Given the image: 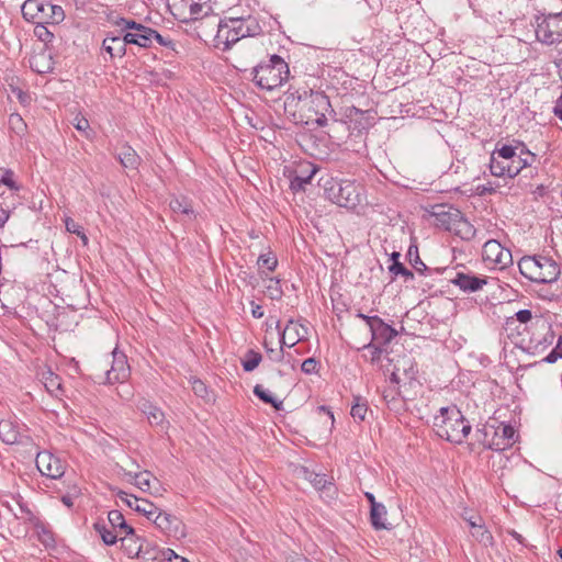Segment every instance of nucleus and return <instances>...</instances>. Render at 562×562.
I'll return each mask as SVG.
<instances>
[{
	"label": "nucleus",
	"mask_w": 562,
	"mask_h": 562,
	"mask_svg": "<svg viewBox=\"0 0 562 562\" xmlns=\"http://www.w3.org/2000/svg\"><path fill=\"white\" fill-rule=\"evenodd\" d=\"M266 349H267V352L270 355L271 359H273L276 361H280L283 358L282 347H280V349L278 351L272 348H268L267 346H266Z\"/></svg>",
	"instance_id": "57"
},
{
	"label": "nucleus",
	"mask_w": 562,
	"mask_h": 562,
	"mask_svg": "<svg viewBox=\"0 0 562 562\" xmlns=\"http://www.w3.org/2000/svg\"><path fill=\"white\" fill-rule=\"evenodd\" d=\"M482 258L484 262L499 270L513 265L510 250L495 239H490L483 245Z\"/></svg>",
	"instance_id": "11"
},
{
	"label": "nucleus",
	"mask_w": 562,
	"mask_h": 562,
	"mask_svg": "<svg viewBox=\"0 0 562 562\" xmlns=\"http://www.w3.org/2000/svg\"><path fill=\"white\" fill-rule=\"evenodd\" d=\"M10 218V211L7 209L1 207L0 209V228H3L5 223Z\"/></svg>",
	"instance_id": "61"
},
{
	"label": "nucleus",
	"mask_w": 562,
	"mask_h": 562,
	"mask_svg": "<svg viewBox=\"0 0 562 562\" xmlns=\"http://www.w3.org/2000/svg\"><path fill=\"white\" fill-rule=\"evenodd\" d=\"M74 126L79 132H82L86 136H89L90 124L86 117L76 116L74 119Z\"/></svg>",
	"instance_id": "50"
},
{
	"label": "nucleus",
	"mask_w": 562,
	"mask_h": 562,
	"mask_svg": "<svg viewBox=\"0 0 562 562\" xmlns=\"http://www.w3.org/2000/svg\"><path fill=\"white\" fill-rule=\"evenodd\" d=\"M450 282L459 286L460 290L467 293H472L481 290L487 283L485 278L476 277L471 272L457 271L450 278Z\"/></svg>",
	"instance_id": "17"
},
{
	"label": "nucleus",
	"mask_w": 562,
	"mask_h": 562,
	"mask_svg": "<svg viewBox=\"0 0 562 562\" xmlns=\"http://www.w3.org/2000/svg\"><path fill=\"white\" fill-rule=\"evenodd\" d=\"M301 370L306 374L315 373L317 370V361L314 358L304 360Z\"/></svg>",
	"instance_id": "53"
},
{
	"label": "nucleus",
	"mask_w": 562,
	"mask_h": 562,
	"mask_svg": "<svg viewBox=\"0 0 562 562\" xmlns=\"http://www.w3.org/2000/svg\"><path fill=\"white\" fill-rule=\"evenodd\" d=\"M0 184H4L11 191L18 192L21 186L14 179V172L11 169L0 168Z\"/></svg>",
	"instance_id": "36"
},
{
	"label": "nucleus",
	"mask_w": 562,
	"mask_h": 562,
	"mask_svg": "<svg viewBox=\"0 0 562 562\" xmlns=\"http://www.w3.org/2000/svg\"><path fill=\"white\" fill-rule=\"evenodd\" d=\"M9 123L16 133H21L25 130L26 125L20 114L13 113L10 115Z\"/></svg>",
	"instance_id": "49"
},
{
	"label": "nucleus",
	"mask_w": 562,
	"mask_h": 562,
	"mask_svg": "<svg viewBox=\"0 0 562 562\" xmlns=\"http://www.w3.org/2000/svg\"><path fill=\"white\" fill-rule=\"evenodd\" d=\"M472 537L484 547H492L494 538L490 529H471Z\"/></svg>",
	"instance_id": "41"
},
{
	"label": "nucleus",
	"mask_w": 562,
	"mask_h": 562,
	"mask_svg": "<svg viewBox=\"0 0 562 562\" xmlns=\"http://www.w3.org/2000/svg\"><path fill=\"white\" fill-rule=\"evenodd\" d=\"M46 8L52 11V19L54 20V22L58 23L64 20L65 14H64V10L61 7L46 4Z\"/></svg>",
	"instance_id": "55"
},
{
	"label": "nucleus",
	"mask_w": 562,
	"mask_h": 562,
	"mask_svg": "<svg viewBox=\"0 0 562 562\" xmlns=\"http://www.w3.org/2000/svg\"><path fill=\"white\" fill-rule=\"evenodd\" d=\"M210 10H211L210 5L198 3V2H192L189 7L190 19H192L194 21H198L200 19L201 20L205 19L206 22L212 25L211 18H214V19H216V18H215V15L209 14Z\"/></svg>",
	"instance_id": "28"
},
{
	"label": "nucleus",
	"mask_w": 562,
	"mask_h": 562,
	"mask_svg": "<svg viewBox=\"0 0 562 562\" xmlns=\"http://www.w3.org/2000/svg\"><path fill=\"white\" fill-rule=\"evenodd\" d=\"M562 358V337L558 338L555 347L544 357L547 363H554Z\"/></svg>",
	"instance_id": "47"
},
{
	"label": "nucleus",
	"mask_w": 562,
	"mask_h": 562,
	"mask_svg": "<svg viewBox=\"0 0 562 562\" xmlns=\"http://www.w3.org/2000/svg\"><path fill=\"white\" fill-rule=\"evenodd\" d=\"M252 80L261 89L271 91L282 86L290 76L288 64L279 55H271L252 69Z\"/></svg>",
	"instance_id": "4"
},
{
	"label": "nucleus",
	"mask_w": 562,
	"mask_h": 562,
	"mask_svg": "<svg viewBox=\"0 0 562 562\" xmlns=\"http://www.w3.org/2000/svg\"><path fill=\"white\" fill-rule=\"evenodd\" d=\"M172 558H177V553L172 549L159 548L147 540L138 559L144 562H171Z\"/></svg>",
	"instance_id": "15"
},
{
	"label": "nucleus",
	"mask_w": 562,
	"mask_h": 562,
	"mask_svg": "<svg viewBox=\"0 0 562 562\" xmlns=\"http://www.w3.org/2000/svg\"><path fill=\"white\" fill-rule=\"evenodd\" d=\"M407 256L409 257V262L412 267L415 269L416 272L424 274L425 272H428L431 274L432 272L439 273L440 270L438 269H430L428 268L423 260L420 259L418 255V248L416 246H409Z\"/></svg>",
	"instance_id": "27"
},
{
	"label": "nucleus",
	"mask_w": 562,
	"mask_h": 562,
	"mask_svg": "<svg viewBox=\"0 0 562 562\" xmlns=\"http://www.w3.org/2000/svg\"><path fill=\"white\" fill-rule=\"evenodd\" d=\"M46 9V4L38 0H26L22 5V13L26 20H34L38 13H43Z\"/></svg>",
	"instance_id": "29"
},
{
	"label": "nucleus",
	"mask_w": 562,
	"mask_h": 562,
	"mask_svg": "<svg viewBox=\"0 0 562 562\" xmlns=\"http://www.w3.org/2000/svg\"><path fill=\"white\" fill-rule=\"evenodd\" d=\"M490 435H493V426H484L482 429L476 430V437L477 440L483 445V441H493L492 439H488Z\"/></svg>",
	"instance_id": "54"
},
{
	"label": "nucleus",
	"mask_w": 562,
	"mask_h": 562,
	"mask_svg": "<svg viewBox=\"0 0 562 562\" xmlns=\"http://www.w3.org/2000/svg\"><path fill=\"white\" fill-rule=\"evenodd\" d=\"M123 535L120 537L121 549L128 558H139L146 539L136 533V529H120Z\"/></svg>",
	"instance_id": "14"
},
{
	"label": "nucleus",
	"mask_w": 562,
	"mask_h": 562,
	"mask_svg": "<svg viewBox=\"0 0 562 562\" xmlns=\"http://www.w3.org/2000/svg\"><path fill=\"white\" fill-rule=\"evenodd\" d=\"M36 468L38 471L50 479H58L65 472V465L61 460L49 451L38 452L36 456Z\"/></svg>",
	"instance_id": "13"
},
{
	"label": "nucleus",
	"mask_w": 562,
	"mask_h": 562,
	"mask_svg": "<svg viewBox=\"0 0 562 562\" xmlns=\"http://www.w3.org/2000/svg\"><path fill=\"white\" fill-rule=\"evenodd\" d=\"M192 390L199 397L205 398L207 396L206 385L199 379L191 380Z\"/></svg>",
	"instance_id": "48"
},
{
	"label": "nucleus",
	"mask_w": 562,
	"mask_h": 562,
	"mask_svg": "<svg viewBox=\"0 0 562 562\" xmlns=\"http://www.w3.org/2000/svg\"><path fill=\"white\" fill-rule=\"evenodd\" d=\"M212 19V26L217 29L214 37L215 46L228 50L239 40L255 36L261 32L258 20L251 14L229 15L223 22Z\"/></svg>",
	"instance_id": "2"
},
{
	"label": "nucleus",
	"mask_w": 562,
	"mask_h": 562,
	"mask_svg": "<svg viewBox=\"0 0 562 562\" xmlns=\"http://www.w3.org/2000/svg\"><path fill=\"white\" fill-rule=\"evenodd\" d=\"M537 157L521 143L496 146L490 157V171L494 177L515 178L520 171L530 167Z\"/></svg>",
	"instance_id": "1"
},
{
	"label": "nucleus",
	"mask_w": 562,
	"mask_h": 562,
	"mask_svg": "<svg viewBox=\"0 0 562 562\" xmlns=\"http://www.w3.org/2000/svg\"><path fill=\"white\" fill-rule=\"evenodd\" d=\"M536 37L546 45L562 43V11L536 16Z\"/></svg>",
	"instance_id": "7"
},
{
	"label": "nucleus",
	"mask_w": 562,
	"mask_h": 562,
	"mask_svg": "<svg viewBox=\"0 0 562 562\" xmlns=\"http://www.w3.org/2000/svg\"><path fill=\"white\" fill-rule=\"evenodd\" d=\"M112 361L111 368L108 369L106 364L101 368L102 375H97L100 382H105L109 384L113 383H122L126 381L130 376L131 370L127 363L126 356L114 349L111 353Z\"/></svg>",
	"instance_id": "10"
},
{
	"label": "nucleus",
	"mask_w": 562,
	"mask_h": 562,
	"mask_svg": "<svg viewBox=\"0 0 562 562\" xmlns=\"http://www.w3.org/2000/svg\"><path fill=\"white\" fill-rule=\"evenodd\" d=\"M150 520L155 524V527H165L178 524V518L176 516L168 513L158 512L157 507L156 514L151 517Z\"/></svg>",
	"instance_id": "37"
},
{
	"label": "nucleus",
	"mask_w": 562,
	"mask_h": 562,
	"mask_svg": "<svg viewBox=\"0 0 562 562\" xmlns=\"http://www.w3.org/2000/svg\"><path fill=\"white\" fill-rule=\"evenodd\" d=\"M77 491L75 493H69L64 496H61V502L65 506L71 507L74 505V499L77 496Z\"/></svg>",
	"instance_id": "59"
},
{
	"label": "nucleus",
	"mask_w": 562,
	"mask_h": 562,
	"mask_svg": "<svg viewBox=\"0 0 562 562\" xmlns=\"http://www.w3.org/2000/svg\"><path fill=\"white\" fill-rule=\"evenodd\" d=\"M520 273L532 282L552 283L560 274V266L547 256H526L518 262Z\"/></svg>",
	"instance_id": "5"
},
{
	"label": "nucleus",
	"mask_w": 562,
	"mask_h": 562,
	"mask_svg": "<svg viewBox=\"0 0 562 562\" xmlns=\"http://www.w3.org/2000/svg\"><path fill=\"white\" fill-rule=\"evenodd\" d=\"M170 210L175 214L184 215L189 218L193 216V207L187 198H172L169 202Z\"/></svg>",
	"instance_id": "26"
},
{
	"label": "nucleus",
	"mask_w": 562,
	"mask_h": 562,
	"mask_svg": "<svg viewBox=\"0 0 562 562\" xmlns=\"http://www.w3.org/2000/svg\"><path fill=\"white\" fill-rule=\"evenodd\" d=\"M128 43L125 42V34L123 36H112L106 37L103 41V48L106 53H109L112 57H122L126 53V45Z\"/></svg>",
	"instance_id": "24"
},
{
	"label": "nucleus",
	"mask_w": 562,
	"mask_h": 562,
	"mask_svg": "<svg viewBox=\"0 0 562 562\" xmlns=\"http://www.w3.org/2000/svg\"><path fill=\"white\" fill-rule=\"evenodd\" d=\"M368 411V406L364 402H360V398H356V403L352 405L350 415L355 420L363 422L366 418V414Z\"/></svg>",
	"instance_id": "42"
},
{
	"label": "nucleus",
	"mask_w": 562,
	"mask_h": 562,
	"mask_svg": "<svg viewBox=\"0 0 562 562\" xmlns=\"http://www.w3.org/2000/svg\"><path fill=\"white\" fill-rule=\"evenodd\" d=\"M515 437V429L509 425H501L498 428L493 427V441H483V446L501 451L512 445Z\"/></svg>",
	"instance_id": "16"
},
{
	"label": "nucleus",
	"mask_w": 562,
	"mask_h": 562,
	"mask_svg": "<svg viewBox=\"0 0 562 562\" xmlns=\"http://www.w3.org/2000/svg\"><path fill=\"white\" fill-rule=\"evenodd\" d=\"M65 226H66L67 232L79 236L85 245L88 243V237L83 233L82 227L78 223H76L72 218L66 217Z\"/></svg>",
	"instance_id": "43"
},
{
	"label": "nucleus",
	"mask_w": 562,
	"mask_h": 562,
	"mask_svg": "<svg viewBox=\"0 0 562 562\" xmlns=\"http://www.w3.org/2000/svg\"><path fill=\"white\" fill-rule=\"evenodd\" d=\"M436 434L453 443H461L471 431V425L456 406L440 408L434 418Z\"/></svg>",
	"instance_id": "3"
},
{
	"label": "nucleus",
	"mask_w": 562,
	"mask_h": 562,
	"mask_svg": "<svg viewBox=\"0 0 562 562\" xmlns=\"http://www.w3.org/2000/svg\"><path fill=\"white\" fill-rule=\"evenodd\" d=\"M254 394L263 403L272 405L277 411L282 408V401L276 400L262 385H255Z\"/></svg>",
	"instance_id": "32"
},
{
	"label": "nucleus",
	"mask_w": 562,
	"mask_h": 562,
	"mask_svg": "<svg viewBox=\"0 0 562 562\" xmlns=\"http://www.w3.org/2000/svg\"><path fill=\"white\" fill-rule=\"evenodd\" d=\"M119 497L122 502L126 503V505L136 512L143 513L147 519H151V517L156 514V506L147 502L145 499H139L134 495H128L125 492H120Z\"/></svg>",
	"instance_id": "21"
},
{
	"label": "nucleus",
	"mask_w": 562,
	"mask_h": 562,
	"mask_svg": "<svg viewBox=\"0 0 562 562\" xmlns=\"http://www.w3.org/2000/svg\"><path fill=\"white\" fill-rule=\"evenodd\" d=\"M307 338V327L303 324L290 319L281 333V340H289V347L295 346L299 341Z\"/></svg>",
	"instance_id": "20"
},
{
	"label": "nucleus",
	"mask_w": 562,
	"mask_h": 562,
	"mask_svg": "<svg viewBox=\"0 0 562 562\" xmlns=\"http://www.w3.org/2000/svg\"><path fill=\"white\" fill-rule=\"evenodd\" d=\"M117 159L121 165L128 169H137L140 158L137 153L127 144H123L117 150Z\"/></svg>",
	"instance_id": "25"
},
{
	"label": "nucleus",
	"mask_w": 562,
	"mask_h": 562,
	"mask_svg": "<svg viewBox=\"0 0 562 562\" xmlns=\"http://www.w3.org/2000/svg\"><path fill=\"white\" fill-rule=\"evenodd\" d=\"M108 520L111 527H130L123 514L117 509L108 512Z\"/></svg>",
	"instance_id": "45"
},
{
	"label": "nucleus",
	"mask_w": 562,
	"mask_h": 562,
	"mask_svg": "<svg viewBox=\"0 0 562 562\" xmlns=\"http://www.w3.org/2000/svg\"><path fill=\"white\" fill-rule=\"evenodd\" d=\"M536 328L539 331H542V337L539 338L536 336V334L532 335L530 338V345L532 348H535L536 351L543 350L549 345H552L555 339V334L551 329V326L542 319H538L536 323Z\"/></svg>",
	"instance_id": "18"
},
{
	"label": "nucleus",
	"mask_w": 562,
	"mask_h": 562,
	"mask_svg": "<svg viewBox=\"0 0 562 562\" xmlns=\"http://www.w3.org/2000/svg\"><path fill=\"white\" fill-rule=\"evenodd\" d=\"M262 357L259 352L250 349L246 352L245 359L241 361L243 368L246 372L254 371L260 363Z\"/></svg>",
	"instance_id": "35"
},
{
	"label": "nucleus",
	"mask_w": 562,
	"mask_h": 562,
	"mask_svg": "<svg viewBox=\"0 0 562 562\" xmlns=\"http://www.w3.org/2000/svg\"><path fill=\"white\" fill-rule=\"evenodd\" d=\"M357 316L359 318L363 319L367 323V325L369 326L370 329L373 326V324H375V322H372L371 319H379L380 318L379 316H368V315H364L362 313H358Z\"/></svg>",
	"instance_id": "62"
},
{
	"label": "nucleus",
	"mask_w": 562,
	"mask_h": 562,
	"mask_svg": "<svg viewBox=\"0 0 562 562\" xmlns=\"http://www.w3.org/2000/svg\"><path fill=\"white\" fill-rule=\"evenodd\" d=\"M386 508L382 503H379L370 508V520L372 527H386L385 526V516Z\"/></svg>",
	"instance_id": "31"
},
{
	"label": "nucleus",
	"mask_w": 562,
	"mask_h": 562,
	"mask_svg": "<svg viewBox=\"0 0 562 562\" xmlns=\"http://www.w3.org/2000/svg\"><path fill=\"white\" fill-rule=\"evenodd\" d=\"M267 291L272 300L280 299L282 295V290L278 280L270 279V284L267 286Z\"/></svg>",
	"instance_id": "51"
},
{
	"label": "nucleus",
	"mask_w": 562,
	"mask_h": 562,
	"mask_svg": "<svg viewBox=\"0 0 562 562\" xmlns=\"http://www.w3.org/2000/svg\"><path fill=\"white\" fill-rule=\"evenodd\" d=\"M258 265L273 271L278 265L277 257L272 252L262 254L258 258Z\"/></svg>",
	"instance_id": "46"
},
{
	"label": "nucleus",
	"mask_w": 562,
	"mask_h": 562,
	"mask_svg": "<svg viewBox=\"0 0 562 562\" xmlns=\"http://www.w3.org/2000/svg\"><path fill=\"white\" fill-rule=\"evenodd\" d=\"M156 40L157 43L161 46H166V47H169L172 45V42L169 40H165L164 36H161L157 31L154 30V34H153V41Z\"/></svg>",
	"instance_id": "58"
},
{
	"label": "nucleus",
	"mask_w": 562,
	"mask_h": 562,
	"mask_svg": "<svg viewBox=\"0 0 562 562\" xmlns=\"http://www.w3.org/2000/svg\"><path fill=\"white\" fill-rule=\"evenodd\" d=\"M143 412L147 415L150 425L159 426L164 423V413L158 407L151 404H144Z\"/></svg>",
	"instance_id": "34"
},
{
	"label": "nucleus",
	"mask_w": 562,
	"mask_h": 562,
	"mask_svg": "<svg viewBox=\"0 0 562 562\" xmlns=\"http://www.w3.org/2000/svg\"><path fill=\"white\" fill-rule=\"evenodd\" d=\"M31 67L38 74H46L53 69L50 57L45 53L37 54L32 57Z\"/></svg>",
	"instance_id": "30"
},
{
	"label": "nucleus",
	"mask_w": 562,
	"mask_h": 562,
	"mask_svg": "<svg viewBox=\"0 0 562 562\" xmlns=\"http://www.w3.org/2000/svg\"><path fill=\"white\" fill-rule=\"evenodd\" d=\"M251 314L255 318H261L263 316V310L260 305H252Z\"/></svg>",
	"instance_id": "64"
},
{
	"label": "nucleus",
	"mask_w": 562,
	"mask_h": 562,
	"mask_svg": "<svg viewBox=\"0 0 562 562\" xmlns=\"http://www.w3.org/2000/svg\"><path fill=\"white\" fill-rule=\"evenodd\" d=\"M135 483V485L143 490V491H147L150 486V472L148 471H144V472H139V473H133V472H127L126 473Z\"/></svg>",
	"instance_id": "39"
},
{
	"label": "nucleus",
	"mask_w": 562,
	"mask_h": 562,
	"mask_svg": "<svg viewBox=\"0 0 562 562\" xmlns=\"http://www.w3.org/2000/svg\"><path fill=\"white\" fill-rule=\"evenodd\" d=\"M114 24L124 30H132L133 32L125 33V42L128 44H134L139 47H150L153 44V34L154 30L145 26L140 23H137L134 20H126L124 18H119L114 21Z\"/></svg>",
	"instance_id": "9"
},
{
	"label": "nucleus",
	"mask_w": 562,
	"mask_h": 562,
	"mask_svg": "<svg viewBox=\"0 0 562 562\" xmlns=\"http://www.w3.org/2000/svg\"><path fill=\"white\" fill-rule=\"evenodd\" d=\"M554 114L562 120V94L555 102Z\"/></svg>",
	"instance_id": "63"
},
{
	"label": "nucleus",
	"mask_w": 562,
	"mask_h": 562,
	"mask_svg": "<svg viewBox=\"0 0 562 562\" xmlns=\"http://www.w3.org/2000/svg\"><path fill=\"white\" fill-rule=\"evenodd\" d=\"M307 479L312 485L322 492H330L334 487L333 483L328 481L325 474L310 473Z\"/></svg>",
	"instance_id": "33"
},
{
	"label": "nucleus",
	"mask_w": 562,
	"mask_h": 562,
	"mask_svg": "<svg viewBox=\"0 0 562 562\" xmlns=\"http://www.w3.org/2000/svg\"><path fill=\"white\" fill-rule=\"evenodd\" d=\"M508 535H509L513 539H515L518 543H520L521 546L527 547V543H526V541H525V538H524L520 533H518L515 529H509V530H508Z\"/></svg>",
	"instance_id": "60"
},
{
	"label": "nucleus",
	"mask_w": 562,
	"mask_h": 562,
	"mask_svg": "<svg viewBox=\"0 0 562 562\" xmlns=\"http://www.w3.org/2000/svg\"><path fill=\"white\" fill-rule=\"evenodd\" d=\"M21 427L10 419L0 420V439L7 445H14L21 441Z\"/></svg>",
	"instance_id": "23"
},
{
	"label": "nucleus",
	"mask_w": 562,
	"mask_h": 562,
	"mask_svg": "<svg viewBox=\"0 0 562 562\" xmlns=\"http://www.w3.org/2000/svg\"><path fill=\"white\" fill-rule=\"evenodd\" d=\"M328 198L346 209H355L361 201L362 187L351 180H333L326 187Z\"/></svg>",
	"instance_id": "6"
},
{
	"label": "nucleus",
	"mask_w": 562,
	"mask_h": 562,
	"mask_svg": "<svg viewBox=\"0 0 562 562\" xmlns=\"http://www.w3.org/2000/svg\"><path fill=\"white\" fill-rule=\"evenodd\" d=\"M438 222L446 228V229H452V226L457 222V220L460 217V212L458 210L449 211V212H441L436 214Z\"/></svg>",
	"instance_id": "38"
},
{
	"label": "nucleus",
	"mask_w": 562,
	"mask_h": 562,
	"mask_svg": "<svg viewBox=\"0 0 562 562\" xmlns=\"http://www.w3.org/2000/svg\"><path fill=\"white\" fill-rule=\"evenodd\" d=\"M532 318L531 311L529 310H520L515 314V319L518 321L521 324H526L530 322ZM514 322V317L508 318L507 324H510Z\"/></svg>",
	"instance_id": "52"
},
{
	"label": "nucleus",
	"mask_w": 562,
	"mask_h": 562,
	"mask_svg": "<svg viewBox=\"0 0 562 562\" xmlns=\"http://www.w3.org/2000/svg\"><path fill=\"white\" fill-rule=\"evenodd\" d=\"M364 349H368L370 352L369 360L371 362H375L380 360L382 350L379 347L373 346L371 342L364 346Z\"/></svg>",
	"instance_id": "56"
},
{
	"label": "nucleus",
	"mask_w": 562,
	"mask_h": 562,
	"mask_svg": "<svg viewBox=\"0 0 562 562\" xmlns=\"http://www.w3.org/2000/svg\"><path fill=\"white\" fill-rule=\"evenodd\" d=\"M389 270L394 276H402V277H404L406 281L414 279V273L411 270H408L407 268H405L403 266V263H401L400 261L393 262L390 266Z\"/></svg>",
	"instance_id": "44"
},
{
	"label": "nucleus",
	"mask_w": 562,
	"mask_h": 562,
	"mask_svg": "<svg viewBox=\"0 0 562 562\" xmlns=\"http://www.w3.org/2000/svg\"><path fill=\"white\" fill-rule=\"evenodd\" d=\"M371 321L375 322V324H373V326L370 329L372 340H378L381 344H389L397 335V331L393 327L384 323L382 318Z\"/></svg>",
	"instance_id": "22"
},
{
	"label": "nucleus",
	"mask_w": 562,
	"mask_h": 562,
	"mask_svg": "<svg viewBox=\"0 0 562 562\" xmlns=\"http://www.w3.org/2000/svg\"><path fill=\"white\" fill-rule=\"evenodd\" d=\"M318 168L313 164H302L295 176L291 179L290 188L293 191H302L317 172Z\"/></svg>",
	"instance_id": "19"
},
{
	"label": "nucleus",
	"mask_w": 562,
	"mask_h": 562,
	"mask_svg": "<svg viewBox=\"0 0 562 562\" xmlns=\"http://www.w3.org/2000/svg\"><path fill=\"white\" fill-rule=\"evenodd\" d=\"M302 102L301 109H305L311 114L308 120L314 121L318 126L327 124V114H334L330 101L324 92L310 91L305 92L304 98L300 97Z\"/></svg>",
	"instance_id": "8"
},
{
	"label": "nucleus",
	"mask_w": 562,
	"mask_h": 562,
	"mask_svg": "<svg viewBox=\"0 0 562 562\" xmlns=\"http://www.w3.org/2000/svg\"><path fill=\"white\" fill-rule=\"evenodd\" d=\"M9 536L15 538H27L32 544L40 542L45 549L54 550L56 548V537L53 529H33L30 533L29 529H7Z\"/></svg>",
	"instance_id": "12"
},
{
	"label": "nucleus",
	"mask_w": 562,
	"mask_h": 562,
	"mask_svg": "<svg viewBox=\"0 0 562 562\" xmlns=\"http://www.w3.org/2000/svg\"><path fill=\"white\" fill-rule=\"evenodd\" d=\"M95 531L106 546L115 544L123 535V531H120V529H95Z\"/></svg>",
	"instance_id": "40"
}]
</instances>
